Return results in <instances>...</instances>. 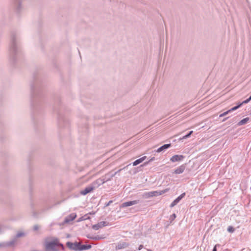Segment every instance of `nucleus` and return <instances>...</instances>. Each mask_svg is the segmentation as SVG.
<instances>
[{"mask_svg":"<svg viewBox=\"0 0 251 251\" xmlns=\"http://www.w3.org/2000/svg\"><path fill=\"white\" fill-rule=\"evenodd\" d=\"M66 245L69 249L77 251H78V249L79 248L80 244L77 242L73 243L70 242H68Z\"/></svg>","mask_w":251,"mask_h":251,"instance_id":"nucleus-4","label":"nucleus"},{"mask_svg":"<svg viewBox=\"0 0 251 251\" xmlns=\"http://www.w3.org/2000/svg\"><path fill=\"white\" fill-rule=\"evenodd\" d=\"M176 218V215L175 213L171 215L169 218L170 223H172V222Z\"/></svg>","mask_w":251,"mask_h":251,"instance_id":"nucleus-22","label":"nucleus"},{"mask_svg":"<svg viewBox=\"0 0 251 251\" xmlns=\"http://www.w3.org/2000/svg\"><path fill=\"white\" fill-rule=\"evenodd\" d=\"M24 236H25V233L23 231H20L16 234L15 237H16L17 239L18 238L23 237Z\"/></svg>","mask_w":251,"mask_h":251,"instance_id":"nucleus-19","label":"nucleus"},{"mask_svg":"<svg viewBox=\"0 0 251 251\" xmlns=\"http://www.w3.org/2000/svg\"><path fill=\"white\" fill-rule=\"evenodd\" d=\"M154 160V157H152L151 159V160L149 161V162H150V161H152V160Z\"/></svg>","mask_w":251,"mask_h":251,"instance_id":"nucleus-37","label":"nucleus"},{"mask_svg":"<svg viewBox=\"0 0 251 251\" xmlns=\"http://www.w3.org/2000/svg\"><path fill=\"white\" fill-rule=\"evenodd\" d=\"M112 202V201H109L108 202V203L107 204H111V203Z\"/></svg>","mask_w":251,"mask_h":251,"instance_id":"nucleus-36","label":"nucleus"},{"mask_svg":"<svg viewBox=\"0 0 251 251\" xmlns=\"http://www.w3.org/2000/svg\"><path fill=\"white\" fill-rule=\"evenodd\" d=\"M108 225V223L106 221H102L98 223L97 224L94 225L92 226V228L94 230H98L102 227L106 226Z\"/></svg>","mask_w":251,"mask_h":251,"instance_id":"nucleus-5","label":"nucleus"},{"mask_svg":"<svg viewBox=\"0 0 251 251\" xmlns=\"http://www.w3.org/2000/svg\"><path fill=\"white\" fill-rule=\"evenodd\" d=\"M249 99L251 100V96L249 97Z\"/></svg>","mask_w":251,"mask_h":251,"instance_id":"nucleus-40","label":"nucleus"},{"mask_svg":"<svg viewBox=\"0 0 251 251\" xmlns=\"http://www.w3.org/2000/svg\"><path fill=\"white\" fill-rule=\"evenodd\" d=\"M110 180V177H109V178H103L102 177V178H99V179H98L96 181V182L97 183V184H99V185H100V184H103L104 183L109 181Z\"/></svg>","mask_w":251,"mask_h":251,"instance_id":"nucleus-13","label":"nucleus"},{"mask_svg":"<svg viewBox=\"0 0 251 251\" xmlns=\"http://www.w3.org/2000/svg\"><path fill=\"white\" fill-rule=\"evenodd\" d=\"M94 189H95L94 187H93L92 186H89L86 187L83 190H82L81 191L80 193L82 195H86L87 194L92 192Z\"/></svg>","mask_w":251,"mask_h":251,"instance_id":"nucleus-9","label":"nucleus"},{"mask_svg":"<svg viewBox=\"0 0 251 251\" xmlns=\"http://www.w3.org/2000/svg\"><path fill=\"white\" fill-rule=\"evenodd\" d=\"M250 100H250V99L248 98V99H247L246 100L243 101L242 102L240 103L239 104H241V106H242L243 104H246V103H248Z\"/></svg>","mask_w":251,"mask_h":251,"instance_id":"nucleus-27","label":"nucleus"},{"mask_svg":"<svg viewBox=\"0 0 251 251\" xmlns=\"http://www.w3.org/2000/svg\"><path fill=\"white\" fill-rule=\"evenodd\" d=\"M125 168H126V167H124V168L123 169H119V170H118L117 172H116L114 174H112L110 176V179L111 178H112L113 177H114L117 173L120 172L122 170L124 169Z\"/></svg>","mask_w":251,"mask_h":251,"instance_id":"nucleus-24","label":"nucleus"},{"mask_svg":"<svg viewBox=\"0 0 251 251\" xmlns=\"http://www.w3.org/2000/svg\"><path fill=\"white\" fill-rule=\"evenodd\" d=\"M168 191L167 189H165L163 191H151L149 192L148 193H145L144 195V196L146 198H149V197H152L154 196H159L162 194H164Z\"/></svg>","mask_w":251,"mask_h":251,"instance_id":"nucleus-2","label":"nucleus"},{"mask_svg":"<svg viewBox=\"0 0 251 251\" xmlns=\"http://www.w3.org/2000/svg\"><path fill=\"white\" fill-rule=\"evenodd\" d=\"M143 248V246L142 245H140L138 247V250H141Z\"/></svg>","mask_w":251,"mask_h":251,"instance_id":"nucleus-33","label":"nucleus"},{"mask_svg":"<svg viewBox=\"0 0 251 251\" xmlns=\"http://www.w3.org/2000/svg\"><path fill=\"white\" fill-rule=\"evenodd\" d=\"M138 202V201H129L125 202L123 203V204H136Z\"/></svg>","mask_w":251,"mask_h":251,"instance_id":"nucleus-23","label":"nucleus"},{"mask_svg":"<svg viewBox=\"0 0 251 251\" xmlns=\"http://www.w3.org/2000/svg\"><path fill=\"white\" fill-rule=\"evenodd\" d=\"M92 248L91 245H80L79 248L78 249V251H83L90 249Z\"/></svg>","mask_w":251,"mask_h":251,"instance_id":"nucleus-14","label":"nucleus"},{"mask_svg":"<svg viewBox=\"0 0 251 251\" xmlns=\"http://www.w3.org/2000/svg\"><path fill=\"white\" fill-rule=\"evenodd\" d=\"M249 121V118H248V117L245 118L243 119V120H241L239 122H238V123L237 124V125L238 126H241L242 125H245Z\"/></svg>","mask_w":251,"mask_h":251,"instance_id":"nucleus-17","label":"nucleus"},{"mask_svg":"<svg viewBox=\"0 0 251 251\" xmlns=\"http://www.w3.org/2000/svg\"><path fill=\"white\" fill-rule=\"evenodd\" d=\"M171 146V144H165L163 146H162L161 147H160V148H159L157 150H156V152H161L162 151H163L164 150H166L167 149H168L169 147H170Z\"/></svg>","mask_w":251,"mask_h":251,"instance_id":"nucleus-12","label":"nucleus"},{"mask_svg":"<svg viewBox=\"0 0 251 251\" xmlns=\"http://www.w3.org/2000/svg\"><path fill=\"white\" fill-rule=\"evenodd\" d=\"M146 158V156H143L136 160H135V161H134L133 162V166H136L138 164H140V163L142 162L144 160H145V159Z\"/></svg>","mask_w":251,"mask_h":251,"instance_id":"nucleus-15","label":"nucleus"},{"mask_svg":"<svg viewBox=\"0 0 251 251\" xmlns=\"http://www.w3.org/2000/svg\"><path fill=\"white\" fill-rule=\"evenodd\" d=\"M193 131H190L188 134H187V135L184 136L183 137H182V139H186L188 137H189L190 136V135L192 134L193 133Z\"/></svg>","mask_w":251,"mask_h":251,"instance_id":"nucleus-25","label":"nucleus"},{"mask_svg":"<svg viewBox=\"0 0 251 251\" xmlns=\"http://www.w3.org/2000/svg\"><path fill=\"white\" fill-rule=\"evenodd\" d=\"M89 219H90V217L88 215V214H86L84 216L80 217L78 221H84Z\"/></svg>","mask_w":251,"mask_h":251,"instance_id":"nucleus-20","label":"nucleus"},{"mask_svg":"<svg viewBox=\"0 0 251 251\" xmlns=\"http://www.w3.org/2000/svg\"><path fill=\"white\" fill-rule=\"evenodd\" d=\"M17 241V239L16 237L13 238L11 241L5 242L3 244L4 247H11L14 246Z\"/></svg>","mask_w":251,"mask_h":251,"instance_id":"nucleus-8","label":"nucleus"},{"mask_svg":"<svg viewBox=\"0 0 251 251\" xmlns=\"http://www.w3.org/2000/svg\"><path fill=\"white\" fill-rule=\"evenodd\" d=\"M185 196V193H183L174 200L172 204H176Z\"/></svg>","mask_w":251,"mask_h":251,"instance_id":"nucleus-16","label":"nucleus"},{"mask_svg":"<svg viewBox=\"0 0 251 251\" xmlns=\"http://www.w3.org/2000/svg\"><path fill=\"white\" fill-rule=\"evenodd\" d=\"M87 237L88 238L93 239V240H99L103 239V238H102L99 236H94L87 235Z\"/></svg>","mask_w":251,"mask_h":251,"instance_id":"nucleus-18","label":"nucleus"},{"mask_svg":"<svg viewBox=\"0 0 251 251\" xmlns=\"http://www.w3.org/2000/svg\"><path fill=\"white\" fill-rule=\"evenodd\" d=\"M4 243H0V247H5L4 246Z\"/></svg>","mask_w":251,"mask_h":251,"instance_id":"nucleus-34","label":"nucleus"},{"mask_svg":"<svg viewBox=\"0 0 251 251\" xmlns=\"http://www.w3.org/2000/svg\"><path fill=\"white\" fill-rule=\"evenodd\" d=\"M185 166L184 165H181L175 171V173L176 174H180L182 173L185 170Z\"/></svg>","mask_w":251,"mask_h":251,"instance_id":"nucleus-11","label":"nucleus"},{"mask_svg":"<svg viewBox=\"0 0 251 251\" xmlns=\"http://www.w3.org/2000/svg\"><path fill=\"white\" fill-rule=\"evenodd\" d=\"M229 113H230V112L229 111V110H227L225 112H224L223 113H222L220 115L219 117H224L227 114H228Z\"/></svg>","mask_w":251,"mask_h":251,"instance_id":"nucleus-26","label":"nucleus"},{"mask_svg":"<svg viewBox=\"0 0 251 251\" xmlns=\"http://www.w3.org/2000/svg\"><path fill=\"white\" fill-rule=\"evenodd\" d=\"M184 158V156L182 155H175L173 156L170 160L173 162H176L181 161Z\"/></svg>","mask_w":251,"mask_h":251,"instance_id":"nucleus-7","label":"nucleus"},{"mask_svg":"<svg viewBox=\"0 0 251 251\" xmlns=\"http://www.w3.org/2000/svg\"><path fill=\"white\" fill-rule=\"evenodd\" d=\"M10 50V51L13 54L16 52L17 50L16 45V36L15 35H12L11 36Z\"/></svg>","mask_w":251,"mask_h":251,"instance_id":"nucleus-3","label":"nucleus"},{"mask_svg":"<svg viewBox=\"0 0 251 251\" xmlns=\"http://www.w3.org/2000/svg\"><path fill=\"white\" fill-rule=\"evenodd\" d=\"M76 215L75 213H72L69 216H67L63 222V224H68L70 222L73 221L76 217Z\"/></svg>","mask_w":251,"mask_h":251,"instance_id":"nucleus-6","label":"nucleus"},{"mask_svg":"<svg viewBox=\"0 0 251 251\" xmlns=\"http://www.w3.org/2000/svg\"><path fill=\"white\" fill-rule=\"evenodd\" d=\"M227 118H228V117L225 118V119L223 120V122L225 121H226Z\"/></svg>","mask_w":251,"mask_h":251,"instance_id":"nucleus-38","label":"nucleus"},{"mask_svg":"<svg viewBox=\"0 0 251 251\" xmlns=\"http://www.w3.org/2000/svg\"><path fill=\"white\" fill-rule=\"evenodd\" d=\"M174 205H175L172 204V205H171V207H173V206H174Z\"/></svg>","mask_w":251,"mask_h":251,"instance_id":"nucleus-41","label":"nucleus"},{"mask_svg":"<svg viewBox=\"0 0 251 251\" xmlns=\"http://www.w3.org/2000/svg\"><path fill=\"white\" fill-rule=\"evenodd\" d=\"M39 228H40L39 226L37 225H36L33 226V228L34 231H37L39 229Z\"/></svg>","mask_w":251,"mask_h":251,"instance_id":"nucleus-29","label":"nucleus"},{"mask_svg":"<svg viewBox=\"0 0 251 251\" xmlns=\"http://www.w3.org/2000/svg\"><path fill=\"white\" fill-rule=\"evenodd\" d=\"M110 177V176L108 174L105 175V176L102 177L103 178H109Z\"/></svg>","mask_w":251,"mask_h":251,"instance_id":"nucleus-32","label":"nucleus"},{"mask_svg":"<svg viewBox=\"0 0 251 251\" xmlns=\"http://www.w3.org/2000/svg\"><path fill=\"white\" fill-rule=\"evenodd\" d=\"M227 230L230 232H233L234 231V229L232 226H229L227 228Z\"/></svg>","mask_w":251,"mask_h":251,"instance_id":"nucleus-28","label":"nucleus"},{"mask_svg":"<svg viewBox=\"0 0 251 251\" xmlns=\"http://www.w3.org/2000/svg\"><path fill=\"white\" fill-rule=\"evenodd\" d=\"M148 162H145V163H144V165H146L148 164Z\"/></svg>","mask_w":251,"mask_h":251,"instance_id":"nucleus-39","label":"nucleus"},{"mask_svg":"<svg viewBox=\"0 0 251 251\" xmlns=\"http://www.w3.org/2000/svg\"><path fill=\"white\" fill-rule=\"evenodd\" d=\"M64 249L63 245L59 242L57 238L51 241H46L45 242V249L47 251H58L59 248Z\"/></svg>","mask_w":251,"mask_h":251,"instance_id":"nucleus-1","label":"nucleus"},{"mask_svg":"<svg viewBox=\"0 0 251 251\" xmlns=\"http://www.w3.org/2000/svg\"><path fill=\"white\" fill-rule=\"evenodd\" d=\"M20 8H21V4H20V3H18L17 4V8H16V11L17 12H19V9H20Z\"/></svg>","mask_w":251,"mask_h":251,"instance_id":"nucleus-30","label":"nucleus"},{"mask_svg":"<svg viewBox=\"0 0 251 251\" xmlns=\"http://www.w3.org/2000/svg\"><path fill=\"white\" fill-rule=\"evenodd\" d=\"M129 244L126 242H120L118 243L115 247L116 250H121L128 247Z\"/></svg>","mask_w":251,"mask_h":251,"instance_id":"nucleus-10","label":"nucleus"},{"mask_svg":"<svg viewBox=\"0 0 251 251\" xmlns=\"http://www.w3.org/2000/svg\"><path fill=\"white\" fill-rule=\"evenodd\" d=\"M241 106V104H240L239 103L236 106H234L233 107H232V108L230 109L229 110V111L230 112L231 111H234V110H237V109H238L239 107H240Z\"/></svg>","mask_w":251,"mask_h":251,"instance_id":"nucleus-21","label":"nucleus"},{"mask_svg":"<svg viewBox=\"0 0 251 251\" xmlns=\"http://www.w3.org/2000/svg\"><path fill=\"white\" fill-rule=\"evenodd\" d=\"M130 205H127V204H126V205H122V207H126V206H129Z\"/></svg>","mask_w":251,"mask_h":251,"instance_id":"nucleus-35","label":"nucleus"},{"mask_svg":"<svg viewBox=\"0 0 251 251\" xmlns=\"http://www.w3.org/2000/svg\"><path fill=\"white\" fill-rule=\"evenodd\" d=\"M217 247H220V245L219 244H216L215 247H214L212 251H217Z\"/></svg>","mask_w":251,"mask_h":251,"instance_id":"nucleus-31","label":"nucleus"}]
</instances>
